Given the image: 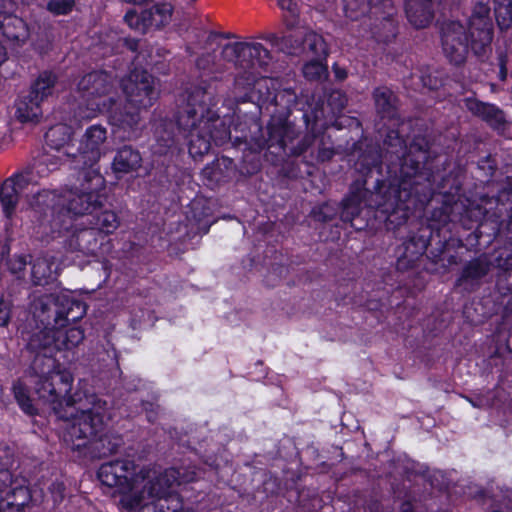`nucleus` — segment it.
<instances>
[{
    "mask_svg": "<svg viewBox=\"0 0 512 512\" xmlns=\"http://www.w3.org/2000/svg\"><path fill=\"white\" fill-rule=\"evenodd\" d=\"M469 36L471 49L475 56L484 61L492 53L493 23L490 7L482 1L473 5L469 17Z\"/></svg>",
    "mask_w": 512,
    "mask_h": 512,
    "instance_id": "12",
    "label": "nucleus"
},
{
    "mask_svg": "<svg viewBox=\"0 0 512 512\" xmlns=\"http://www.w3.org/2000/svg\"><path fill=\"white\" fill-rule=\"evenodd\" d=\"M98 478L107 487L116 488L123 497L120 503L127 509H135L145 496L166 495L173 485L191 482L194 475L184 476L178 469L171 468L159 472L150 468L136 471L134 461L128 459L104 463L98 470Z\"/></svg>",
    "mask_w": 512,
    "mask_h": 512,
    "instance_id": "2",
    "label": "nucleus"
},
{
    "mask_svg": "<svg viewBox=\"0 0 512 512\" xmlns=\"http://www.w3.org/2000/svg\"><path fill=\"white\" fill-rule=\"evenodd\" d=\"M373 99L377 113L383 119H398L399 100L395 93L386 86H380L374 89Z\"/></svg>",
    "mask_w": 512,
    "mask_h": 512,
    "instance_id": "22",
    "label": "nucleus"
},
{
    "mask_svg": "<svg viewBox=\"0 0 512 512\" xmlns=\"http://www.w3.org/2000/svg\"><path fill=\"white\" fill-rule=\"evenodd\" d=\"M75 6V0H49L47 10L54 15H67Z\"/></svg>",
    "mask_w": 512,
    "mask_h": 512,
    "instance_id": "49",
    "label": "nucleus"
},
{
    "mask_svg": "<svg viewBox=\"0 0 512 512\" xmlns=\"http://www.w3.org/2000/svg\"><path fill=\"white\" fill-rule=\"evenodd\" d=\"M323 117L322 109L315 110L312 115L307 112L304 113L303 118L306 123L307 129L310 131L304 135L297 144H293L297 136V131L294 128V135L291 138L285 137L283 142H274L270 135L266 140V146L268 148L276 147L279 151L283 152L287 156H300L306 153L316 141V135L314 134V126Z\"/></svg>",
    "mask_w": 512,
    "mask_h": 512,
    "instance_id": "15",
    "label": "nucleus"
},
{
    "mask_svg": "<svg viewBox=\"0 0 512 512\" xmlns=\"http://www.w3.org/2000/svg\"><path fill=\"white\" fill-rule=\"evenodd\" d=\"M335 151L333 143L329 137L322 136L318 142L316 159L320 162H326L333 158Z\"/></svg>",
    "mask_w": 512,
    "mask_h": 512,
    "instance_id": "48",
    "label": "nucleus"
},
{
    "mask_svg": "<svg viewBox=\"0 0 512 512\" xmlns=\"http://www.w3.org/2000/svg\"><path fill=\"white\" fill-rule=\"evenodd\" d=\"M34 354L30 370L35 378V392L40 399L52 406L71 392L73 376L69 371L59 368L53 357L54 353Z\"/></svg>",
    "mask_w": 512,
    "mask_h": 512,
    "instance_id": "8",
    "label": "nucleus"
},
{
    "mask_svg": "<svg viewBox=\"0 0 512 512\" xmlns=\"http://www.w3.org/2000/svg\"><path fill=\"white\" fill-rule=\"evenodd\" d=\"M142 166L140 152L130 145L119 148L112 161V170L116 174L136 172Z\"/></svg>",
    "mask_w": 512,
    "mask_h": 512,
    "instance_id": "24",
    "label": "nucleus"
},
{
    "mask_svg": "<svg viewBox=\"0 0 512 512\" xmlns=\"http://www.w3.org/2000/svg\"><path fill=\"white\" fill-rule=\"evenodd\" d=\"M338 213V208L330 203L322 204L318 207H315L311 215L312 217L319 222H328L334 219L336 214Z\"/></svg>",
    "mask_w": 512,
    "mask_h": 512,
    "instance_id": "47",
    "label": "nucleus"
},
{
    "mask_svg": "<svg viewBox=\"0 0 512 512\" xmlns=\"http://www.w3.org/2000/svg\"><path fill=\"white\" fill-rule=\"evenodd\" d=\"M30 311V322L57 330L80 320L86 314V305L65 294H46L31 302Z\"/></svg>",
    "mask_w": 512,
    "mask_h": 512,
    "instance_id": "10",
    "label": "nucleus"
},
{
    "mask_svg": "<svg viewBox=\"0 0 512 512\" xmlns=\"http://www.w3.org/2000/svg\"><path fill=\"white\" fill-rule=\"evenodd\" d=\"M8 180H12L14 182L15 190L22 197L29 198V196H32V199L30 200V204L32 206H48L49 202L54 201L56 197L55 193L51 191H35V184L32 182V177L29 173L19 174L9 178Z\"/></svg>",
    "mask_w": 512,
    "mask_h": 512,
    "instance_id": "19",
    "label": "nucleus"
},
{
    "mask_svg": "<svg viewBox=\"0 0 512 512\" xmlns=\"http://www.w3.org/2000/svg\"><path fill=\"white\" fill-rule=\"evenodd\" d=\"M125 22L132 28L142 33L147 31L146 25L142 20V12L137 14L135 10L128 11L124 16Z\"/></svg>",
    "mask_w": 512,
    "mask_h": 512,
    "instance_id": "54",
    "label": "nucleus"
},
{
    "mask_svg": "<svg viewBox=\"0 0 512 512\" xmlns=\"http://www.w3.org/2000/svg\"><path fill=\"white\" fill-rule=\"evenodd\" d=\"M127 103L120 107L123 112L136 110L140 116V109L150 107L157 97L154 88V78L146 71L135 69L121 81Z\"/></svg>",
    "mask_w": 512,
    "mask_h": 512,
    "instance_id": "13",
    "label": "nucleus"
},
{
    "mask_svg": "<svg viewBox=\"0 0 512 512\" xmlns=\"http://www.w3.org/2000/svg\"><path fill=\"white\" fill-rule=\"evenodd\" d=\"M421 80L423 85L429 89H436L441 84V81L436 76L430 74L422 75Z\"/></svg>",
    "mask_w": 512,
    "mask_h": 512,
    "instance_id": "58",
    "label": "nucleus"
},
{
    "mask_svg": "<svg viewBox=\"0 0 512 512\" xmlns=\"http://www.w3.org/2000/svg\"><path fill=\"white\" fill-rule=\"evenodd\" d=\"M495 8L497 7H512V0H494Z\"/></svg>",
    "mask_w": 512,
    "mask_h": 512,
    "instance_id": "60",
    "label": "nucleus"
},
{
    "mask_svg": "<svg viewBox=\"0 0 512 512\" xmlns=\"http://www.w3.org/2000/svg\"><path fill=\"white\" fill-rule=\"evenodd\" d=\"M10 303L0 299V326H7L10 321Z\"/></svg>",
    "mask_w": 512,
    "mask_h": 512,
    "instance_id": "56",
    "label": "nucleus"
},
{
    "mask_svg": "<svg viewBox=\"0 0 512 512\" xmlns=\"http://www.w3.org/2000/svg\"><path fill=\"white\" fill-rule=\"evenodd\" d=\"M21 197L14 188V182L6 179L0 187V202L3 213L8 219L12 217Z\"/></svg>",
    "mask_w": 512,
    "mask_h": 512,
    "instance_id": "36",
    "label": "nucleus"
},
{
    "mask_svg": "<svg viewBox=\"0 0 512 512\" xmlns=\"http://www.w3.org/2000/svg\"><path fill=\"white\" fill-rule=\"evenodd\" d=\"M30 353H54L57 351L56 329L28 322L21 331Z\"/></svg>",
    "mask_w": 512,
    "mask_h": 512,
    "instance_id": "17",
    "label": "nucleus"
},
{
    "mask_svg": "<svg viewBox=\"0 0 512 512\" xmlns=\"http://www.w3.org/2000/svg\"><path fill=\"white\" fill-rule=\"evenodd\" d=\"M175 484H173L169 489L166 495L163 496H155L149 497L145 496L141 499L139 507V512H173V506L170 507L168 502L173 503L175 505V501L173 498H178L176 495L171 494V489Z\"/></svg>",
    "mask_w": 512,
    "mask_h": 512,
    "instance_id": "31",
    "label": "nucleus"
},
{
    "mask_svg": "<svg viewBox=\"0 0 512 512\" xmlns=\"http://www.w3.org/2000/svg\"><path fill=\"white\" fill-rule=\"evenodd\" d=\"M56 81L57 76L54 73L44 71L39 74L38 78L32 84L29 94L40 102H43L44 99L52 95Z\"/></svg>",
    "mask_w": 512,
    "mask_h": 512,
    "instance_id": "32",
    "label": "nucleus"
},
{
    "mask_svg": "<svg viewBox=\"0 0 512 512\" xmlns=\"http://www.w3.org/2000/svg\"><path fill=\"white\" fill-rule=\"evenodd\" d=\"M507 229H508L509 234H511V235L509 236V239H510V240H512V216H511L510 221L508 222Z\"/></svg>",
    "mask_w": 512,
    "mask_h": 512,
    "instance_id": "63",
    "label": "nucleus"
},
{
    "mask_svg": "<svg viewBox=\"0 0 512 512\" xmlns=\"http://www.w3.org/2000/svg\"><path fill=\"white\" fill-rule=\"evenodd\" d=\"M327 104L332 113H340L347 105V98L341 91H332L328 96Z\"/></svg>",
    "mask_w": 512,
    "mask_h": 512,
    "instance_id": "51",
    "label": "nucleus"
},
{
    "mask_svg": "<svg viewBox=\"0 0 512 512\" xmlns=\"http://www.w3.org/2000/svg\"><path fill=\"white\" fill-rule=\"evenodd\" d=\"M489 270L490 265L485 258L474 259L465 265L459 282L479 280L487 275Z\"/></svg>",
    "mask_w": 512,
    "mask_h": 512,
    "instance_id": "37",
    "label": "nucleus"
},
{
    "mask_svg": "<svg viewBox=\"0 0 512 512\" xmlns=\"http://www.w3.org/2000/svg\"><path fill=\"white\" fill-rule=\"evenodd\" d=\"M65 211L74 216L92 215L102 207L101 196L96 191L74 193L70 192L66 197Z\"/></svg>",
    "mask_w": 512,
    "mask_h": 512,
    "instance_id": "18",
    "label": "nucleus"
},
{
    "mask_svg": "<svg viewBox=\"0 0 512 512\" xmlns=\"http://www.w3.org/2000/svg\"><path fill=\"white\" fill-rule=\"evenodd\" d=\"M297 102V95L291 88L278 89L273 95L269 105L271 119L267 125V134L274 142H283L285 137L294 135V125L288 121L292 107Z\"/></svg>",
    "mask_w": 512,
    "mask_h": 512,
    "instance_id": "11",
    "label": "nucleus"
},
{
    "mask_svg": "<svg viewBox=\"0 0 512 512\" xmlns=\"http://www.w3.org/2000/svg\"><path fill=\"white\" fill-rule=\"evenodd\" d=\"M367 6L364 2L358 3L357 0H344V11L346 17L351 20H357L360 15L366 12Z\"/></svg>",
    "mask_w": 512,
    "mask_h": 512,
    "instance_id": "50",
    "label": "nucleus"
},
{
    "mask_svg": "<svg viewBox=\"0 0 512 512\" xmlns=\"http://www.w3.org/2000/svg\"><path fill=\"white\" fill-rule=\"evenodd\" d=\"M41 103L28 93L16 102L15 117L22 123L37 122L42 116Z\"/></svg>",
    "mask_w": 512,
    "mask_h": 512,
    "instance_id": "28",
    "label": "nucleus"
},
{
    "mask_svg": "<svg viewBox=\"0 0 512 512\" xmlns=\"http://www.w3.org/2000/svg\"><path fill=\"white\" fill-rule=\"evenodd\" d=\"M232 165V160L226 157L218 159L216 162L207 165L202 170V176L210 183L218 184L229 177V167Z\"/></svg>",
    "mask_w": 512,
    "mask_h": 512,
    "instance_id": "35",
    "label": "nucleus"
},
{
    "mask_svg": "<svg viewBox=\"0 0 512 512\" xmlns=\"http://www.w3.org/2000/svg\"><path fill=\"white\" fill-rule=\"evenodd\" d=\"M507 229H508L509 234H511V235L509 236V239H510V240H512V216H511L510 221L508 222Z\"/></svg>",
    "mask_w": 512,
    "mask_h": 512,
    "instance_id": "64",
    "label": "nucleus"
},
{
    "mask_svg": "<svg viewBox=\"0 0 512 512\" xmlns=\"http://www.w3.org/2000/svg\"><path fill=\"white\" fill-rule=\"evenodd\" d=\"M63 328L56 330L57 333V351L70 350L78 346L84 339V333L80 328H70L63 331Z\"/></svg>",
    "mask_w": 512,
    "mask_h": 512,
    "instance_id": "38",
    "label": "nucleus"
},
{
    "mask_svg": "<svg viewBox=\"0 0 512 512\" xmlns=\"http://www.w3.org/2000/svg\"><path fill=\"white\" fill-rule=\"evenodd\" d=\"M465 107L473 115L482 118L492 126H498L504 122V114L496 106L481 102L477 99H465Z\"/></svg>",
    "mask_w": 512,
    "mask_h": 512,
    "instance_id": "27",
    "label": "nucleus"
},
{
    "mask_svg": "<svg viewBox=\"0 0 512 512\" xmlns=\"http://www.w3.org/2000/svg\"><path fill=\"white\" fill-rule=\"evenodd\" d=\"M365 185L366 179H357L351 185L349 196L342 202V221L350 222L354 226L352 222L360 214L361 204L379 209L388 217L399 215L397 219L401 221H406L410 211L416 206L417 202L406 192V182L403 183L402 191L396 190L392 185L384 190L385 185L379 179L375 181V191L367 189Z\"/></svg>",
    "mask_w": 512,
    "mask_h": 512,
    "instance_id": "6",
    "label": "nucleus"
},
{
    "mask_svg": "<svg viewBox=\"0 0 512 512\" xmlns=\"http://www.w3.org/2000/svg\"><path fill=\"white\" fill-rule=\"evenodd\" d=\"M31 264V280L34 285H45L52 278L53 262L46 256H39Z\"/></svg>",
    "mask_w": 512,
    "mask_h": 512,
    "instance_id": "33",
    "label": "nucleus"
},
{
    "mask_svg": "<svg viewBox=\"0 0 512 512\" xmlns=\"http://www.w3.org/2000/svg\"><path fill=\"white\" fill-rule=\"evenodd\" d=\"M233 65L239 70L235 77L233 94L235 100L237 102H241L240 94L243 95L245 92H249L253 85L248 84L249 80L247 79V76L249 70L238 65L236 61H233Z\"/></svg>",
    "mask_w": 512,
    "mask_h": 512,
    "instance_id": "43",
    "label": "nucleus"
},
{
    "mask_svg": "<svg viewBox=\"0 0 512 512\" xmlns=\"http://www.w3.org/2000/svg\"><path fill=\"white\" fill-rule=\"evenodd\" d=\"M512 7L495 8V17L501 30L508 29L512 23Z\"/></svg>",
    "mask_w": 512,
    "mask_h": 512,
    "instance_id": "53",
    "label": "nucleus"
},
{
    "mask_svg": "<svg viewBox=\"0 0 512 512\" xmlns=\"http://www.w3.org/2000/svg\"><path fill=\"white\" fill-rule=\"evenodd\" d=\"M116 77L106 71H93L85 74L78 82L77 88L85 108L79 107V115L92 118L98 113H106L112 125L122 129H135L139 124L138 112L122 111L118 105Z\"/></svg>",
    "mask_w": 512,
    "mask_h": 512,
    "instance_id": "3",
    "label": "nucleus"
},
{
    "mask_svg": "<svg viewBox=\"0 0 512 512\" xmlns=\"http://www.w3.org/2000/svg\"><path fill=\"white\" fill-rule=\"evenodd\" d=\"M45 138L47 144L58 153H62L68 158L76 157L73 147L69 144L71 139L70 127L63 124L55 125L46 132Z\"/></svg>",
    "mask_w": 512,
    "mask_h": 512,
    "instance_id": "25",
    "label": "nucleus"
},
{
    "mask_svg": "<svg viewBox=\"0 0 512 512\" xmlns=\"http://www.w3.org/2000/svg\"><path fill=\"white\" fill-rule=\"evenodd\" d=\"M279 6L283 11L289 13L290 17L296 19L299 15V7L293 0H279Z\"/></svg>",
    "mask_w": 512,
    "mask_h": 512,
    "instance_id": "55",
    "label": "nucleus"
},
{
    "mask_svg": "<svg viewBox=\"0 0 512 512\" xmlns=\"http://www.w3.org/2000/svg\"><path fill=\"white\" fill-rule=\"evenodd\" d=\"M84 178L86 181H94L96 188L102 186L104 182L103 177L95 170H89L85 172Z\"/></svg>",
    "mask_w": 512,
    "mask_h": 512,
    "instance_id": "57",
    "label": "nucleus"
},
{
    "mask_svg": "<svg viewBox=\"0 0 512 512\" xmlns=\"http://www.w3.org/2000/svg\"><path fill=\"white\" fill-rule=\"evenodd\" d=\"M171 18V9L167 5L154 6L142 11V20L146 29L161 28L165 26Z\"/></svg>",
    "mask_w": 512,
    "mask_h": 512,
    "instance_id": "34",
    "label": "nucleus"
},
{
    "mask_svg": "<svg viewBox=\"0 0 512 512\" xmlns=\"http://www.w3.org/2000/svg\"><path fill=\"white\" fill-rule=\"evenodd\" d=\"M126 46L132 50V51H136L137 48H138V41L137 40H133V39H130V40H126Z\"/></svg>",
    "mask_w": 512,
    "mask_h": 512,
    "instance_id": "61",
    "label": "nucleus"
},
{
    "mask_svg": "<svg viewBox=\"0 0 512 512\" xmlns=\"http://www.w3.org/2000/svg\"><path fill=\"white\" fill-rule=\"evenodd\" d=\"M381 162V153L379 149L377 147H371L358 157L355 166L358 172L366 174L373 168H379Z\"/></svg>",
    "mask_w": 512,
    "mask_h": 512,
    "instance_id": "39",
    "label": "nucleus"
},
{
    "mask_svg": "<svg viewBox=\"0 0 512 512\" xmlns=\"http://www.w3.org/2000/svg\"><path fill=\"white\" fill-rule=\"evenodd\" d=\"M51 409L57 418L71 421L64 439L73 450L82 451L106 429L104 417L107 403L95 395L86 397V403H82L69 393L54 403Z\"/></svg>",
    "mask_w": 512,
    "mask_h": 512,
    "instance_id": "4",
    "label": "nucleus"
},
{
    "mask_svg": "<svg viewBox=\"0 0 512 512\" xmlns=\"http://www.w3.org/2000/svg\"><path fill=\"white\" fill-rule=\"evenodd\" d=\"M107 139V130L101 125H92L83 134L76 157L78 163L92 167L101 158V147Z\"/></svg>",
    "mask_w": 512,
    "mask_h": 512,
    "instance_id": "16",
    "label": "nucleus"
},
{
    "mask_svg": "<svg viewBox=\"0 0 512 512\" xmlns=\"http://www.w3.org/2000/svg\"><path fill=\"white\" fill-rule=\"evenodd\" d=\"M304 51L311 53L316 58H324L327 55V45L323 37L315 32H308L303 39Z\"/></svg>",
    "mask_w": 512,
    "mask_h": 512,
    "instance_id": "41",
    "label": "nucleus"
},
{
    "mask_svg": "<svg viewBox=\"0 0 512 512\" xmlns=\"http://www.w3.org/2000/svg\"><path fill=\"white\" fill-rule=\"evenodd\" d=\"M13 393L17 403L26 414L34 415L36 413V409L32 404L27 389L21 382H16L13 385Z\"/></svg>",
    "mask_w": 512,
    "mask_h": 512,
    "instance_id": "44",
    "label": "nucleus"
},
{
    "mask_svg": "<svg viewBox=\"0 0 512 512\" xmlns=\"http://www.w3.org/2000/svg\"><path fill=\"white\" fill-rule=\"evenodd\" d=\"M63 156L64 155L62 153H44L37 159L35 163L36 173L39 176L44 177L47 176L50 172L58 170L62 165Z\"/></svg>",
    "mask_w": 512,
    "mask_h": 512,
    "instance_id": "40",
    "label": "nucleus"
},
{
    "mask_svg": "<svg viewBox=\"0 0 512 512\" xmlns=\"http://www.w3.org/2000/svg\"><path fill=\"white\" fill-rule=\"evenodd\" d=\"M222 57L227 61H236L248 69V84L253 85L249 92L240 94L241 102L255 103L260 109L269 110V105L279 85L278 80L259 77L260 69L270 60L269 51L258 42H231L223 46Z\"/></svg>",
    "mask_w": 512,
    "mask_h": 512,
    "instance_id": "7",
    "label": "nucleus"
},
{
    "mask_svg": "<svg viewBox=\"0 0 512 512\" xmlns=\"http://www.w3.org/2000/svg\"><path fill=\"white\" fill-rule=\"evenodd\" d=\"M6 60V50L5 48L0 44V65Z\"/></svg>",
    "mask_w": 512,
    "mask_h": 512,
    "instance_id": "62",
    "label": "nucleus"
},
{
    "mask_svg": "<svg viewBox=\"0 0 512 512\" xmlns=\"http://www.w3.org/2000/svg\"><path fill=\"white\" fill-rule=\"evenodd\" d=\"M386 153L395 155L399 160V183L393 185L402 191L403 183H407L406 192L416 202L422 201L431 191L430 173L425 171L429 158V143L423 136H416L406 145L396 130H390L384 140Z\"/></svg>",
    "mask_w": 512,
    "mask_h": 512,
    "instance_id": "5",
    "label": "nucleus"
},
{
    "mask_svg": "<svg viewBox=\"0 0 512 512\" xmlns=\"http://www.w3.org/2000/svg\"><path fill=\"white\" fill-rule=\"evenodd\" d=\"M442 48L446 58L455 66L466 62L469 45L465 27L458 21H450L442 26Z\"/></svg>",
    "mask_w": 512,
    "mask_h": 512,
    "instance_id": "14",
    "label": "nucleus"
},
{
    "mask_svg": "<svg viewBox=\"0 0 512 512\" xmlns=\"http://www.w3.org/2000/svg\"><path fill=\"white\" fill-rule=\"evenodd\" d=\"M303 74L308 80H321L327 76V67L320 58H317L304 65Z\"/></svg>",
    "mask_w": 512,
    "mask_h": 512,
    "instance_id": "45",
    "label": "nucleus"
},
{
    "mask_svg": "<svg viewBox=\"0 0 512 512\" xmlns=\"http://www.w3.org/2000/svg\"><path fill=\"white\" fill-rule=\"evenodd\" d=\"M0 31L11 42L21 43L28 38V29L25 22L21 18L8 13L1 15Z\"/></svg>",
    "mask_w": 512,
    "mask_h": 512,
    "instance_id": "26",
    "label": "nucleus"
},
{
    "mask_svg": "<svg viewBox=\"0 0 512 512\" xmlns=\"http://www.w3.org/2000/svg\"><path fill=\"white\" fill-rule=\"evenodd\" d=\"M427 242L423 237L411 236L398 248L397 268L405 270L412 267L425 253Z\"/></svg>",
    "mask_w": 512,
    "mask_h": 512,
    "instance_id": "20",
    "label": "nucleus"
},
{
    "mask_svg": "<svg viewBox=\"0 0 512 512\" xmlns=\"http://www.w3.org/2000/svg\"><path fill=\"white\" fill-rule=\"evenodd\" d=\"M222 49L219 54L213 53H204L201 57L197 59L196 65L197 68L203 71L204 75H216L222 74L227 69L228 63H233V61H227L222 57Z\"/></svg>",
    "mask_w": 512,
    "mask_h": 512,
    "instance_id": "30",
    "label": "nucleus"
},
{
    "mask_svg": "<svg viewBox=\"0 0 512 512\" xmlns=\"http://www.w3.org/2000/svg\"><path fill=\"white\" fill-rule=\"evenodd\" d=\"M497 267L502 270H512V240L509 239L507 245L496 258Z\"/></svg>",
    "mask_w": 512,
    "mask_h": 512,
    "instance_id": "52",
    "label": "nucleus"
},
{
    "mask_svg": "<svg viewBox=\"0 0 512 512\" xmlns=\"http://www.w3.org/2000/svg\"><path fill=\"white\" fill-rule=\"evenodd\" d=\"M216 105L215 88L202 81L187 89L178 107L176 123L194 158L207 154L212 144L220 146L230 139L229 127L213 109Z\"/></svg>",
    "mask_w": 512,
    "mask_h": 512,
    "instance_id": "1",
    "label": "nucleus"
},
{
    "mask_svg": "<svg viewBox=\"0 0 512 512\" xmlns=\"http://www.w3.org/2000/svg\"><path fill=\"white\" fill-rule=\"evenodd\" d=\"M31 262V257L27 255H13L6 260V266L9 272L17 278L24 276L26 265Z\"/></svg>",
    "mask_w": 512,
    "mask_h": 512,
    "instance_id": "46",
    "label": "nucleus"
},
{
    "mask_svg": "<svg viewBox=\"0 0 512 512\" xmlns=\"http://www.w3.org/2000/svg\"><path fill=\"white\" fill-rule=\"evenodd\" d=\"M63 211L52 216L47 223L41 222L36 231L41 240L49 241L67 233L65 246L71 251H79L86 255H95L104 242L100 232L91 225L84 223L71 225Z\"/></svg>",
    "mask_w": 512,
    "mask_h": 512,
    "instance_id": "9",
    "label": "nucleus"
},
{
    "mask_svg": "<svg viewBox=\"0 0 512 512\" xmlns=\"http://www.w3.org/2000/svg\"><path fill=\"white\" fill-rule=\"evenodd\" d=\"M405 13L408 21L415 28H425L434 17L432 0H406Z\"/></svg>",
    "mask_w": 512,
    "mask_h": 512,
    "instance_id": "21",
    "label": "nucleus"
},
{
    "mask_svg": "<svg viewBox=\"0 0 512 512\" xmlns=\"http://www.w3.org/2000/svg\"><path fill=\"white\" fill-rule=\"evenodd\" d=\"M91 443H89L83 450L85 455L93 458H103L118 451L122 445V439L118 435L107 433L106 429L101 435H97Z\"/></svg>",
    "mask_w": 512,
    "mask_h": 512,
    "instance_id": "23",
    "label": "nucleus"
},
{
    "mask_svg": "<svg viewBox=\"0 0 512 512\" xmlns=\"http://www.w3.org/2000/svg\"><path fill=\"white\" fill-rule=\"evenodd\" d=\"M265 39L269 41L274 47L285 53H292L294 49L299 47L297 40H293V35H282L271 33L268 34Z\"/></svg>",
    "mask_w": 512,
    "mask_h": 512,
    "instance_id": "42",
    "label": "nucleus"
},
{
    "mask_svg": "<svg viewBox=\"0 0 512 512\" xmlns=\"http://www.w3.org/2000/svg\"><path fill=\"white\" fill-rule=\"evenodd\" d=\"M87 225H91L100 232V236L105 240L107 235L112 234L120 225L117 214L111 210H105L101 213H93L87 219Z\"/></svg>",
    "mask_w": 512,
    "mask_h": 512,
    "instance_id": "29",
    "label": "nucleus"
},
{
    "mask_svg": "<svg viewBox=\"0 0 512 512\" xmlns=\"http://www.w3.org/2000/svg\"><path fill=\"white\" fill-rule=\"evenodd\" d=\"M159 141L163 142V146L170 147L174 143V138L170 133H167V136L159 135Z\"/></svg>",
    "mask_w": 512,
    "mask_h": 512,
    "instance_id": "59",
    "label": "nucleus"
}]
</instances>
